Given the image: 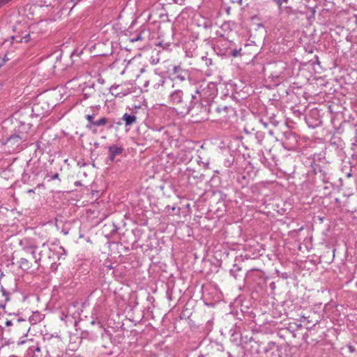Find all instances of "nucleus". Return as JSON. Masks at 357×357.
<instances>
[{
    "label": "nucleus",
    "mask_w": 357,
    "mask_h": 357,
    "mask_svg": "<svg viewBox=\"0 0 357 357\" xmlns=\"http://www.w3.org/2000/svg\"><path fill=\"white\" fill-rule=\"evenodd\" d=\"M149 85L160 93H168L169 102L175 106L181 114H189L192 111L197 115L201 108H203V104L199 102L200 98L192 93H183L178 86H176L174 79L154 74L144 83V86Z\"/></svg>",
    "instance_id": "1"
},
{
    "label": "nucleus",
    "mask_w": 357,
    "mask_h": 357,
    "mask_svg": "<svg viewBox=\"0 0 357 357\" xmlns=\"http://www.w3.org/2000/svg\"><path fill=\"white\" fill-rule=\"evenodd\" d=\"M235 113L234 109L231 106L222 104H209V106L203 105V108L199 110L201 115L211 114L215 118L221 121H226Z\"/></svg>",
    "instance_id": "2"
},
{
    "label": "nucleus",
    "mask_w": 357,
    "mask_h": 357,
    "mask_svg": "<svg viewBox=\"0 0 357 357\" xmlns=\"http://www.w3.org/2000/svg\"><path fill=\"white\" fill-rule=\"evenodd\" d=\"M218 89L216 84L213 82H209L204 86L201 85L200 89L195 91L196 97L200 98V102L203 105L209 106V104H214L213 98L217 96Z\"/></svg>",
    "instance_id": "3"
},
{
    "label": "nucleus",
    "mask_w": 357,
    "mask_h": 357,
    "mask_svg": "<svg viewBox=\"0 0 357 357\" xmlns=\"http://www.w3.org/2000/svg\"><path fill=\"white\" fill-rule=\"evenodd\" d=\"M29 255L27 257H22L19 261L20 267L24 271H28L32 266V261H34L35 264H38V261L40 258H37L36 255L35 249L32 247L27 248Z\"/></svg>",
    "instance_id": "4"
},
{
    "label": "nucleus",
    "mask_w": 357,
    "mask_h": 357,
    "mask_svg": "<svg viewBox=\"0 0 357 357\" xmlns=\"http://www.w3.org/2000/svg\"><path fill=\"white\" fill-rule=\"evenodd\" d=\"M312 171L315 175H319V178L324 182H328L329 178L328 177L327 172L322 168L319 164L313 162L311 165Z\"/></svg>",
    "instance_id": "5"
},
{
    "label": "nucleus",
    "mask_w": 357,
    "mask_h": 357,
    "mask_svg": "<svg viewBox=\"0 0 357 357\" xmlns=\"http://www.w3.org/2000/svg\"><path fill=\"white\" fill-rule=\"evenodd\" d=\"M22 142V138L18 135H13L8 138L5 144L15 151Z\"/></svg>",
    "instance_id": "6"
},
{
    "label": "nucleus",
    "mask_w": 357,
    "mask_h": 357,
    "mask_svg": "<svg viewBox=\"0 0 357 357\" xmlns=\"http://www.w3.org/2000/svg\"><path fill=\"white\" fill-rule=\"evenodd\" d=\"M61 340L58 337L49 340L47 342V352L56 353L57 349L59 348V345H61Z\"/></svg>",
    "instance_id": "7"
},
{
    "label": "nucleus",
    "mask_w": 357,
    "mask_h": 357,
    "mask_svg": "<svg viewBox=\"0 0 357 357\" xmlns=\"http://www.w3.org/2000/svg\"><path fill=\"white\" fill-rule=\"evenodd\" d=\"M109 151V160L111 162H114L115 157L116 155H121L123 151V148L122 146H119L117 145L113 144L108 147Z\"/></svg>",
    "instance_id": "8"
},
{
    "label": "nucleus",
    "mask_w": 357,
    "mask_h": 357,
    "mask_svg": "<svg viewBox=\"0 0 357 357\" xmlns=\"http://www.w3.org/2000/svg\"><path fill=\"white\" fill-rule=\"evenodd\" d=\"M108 121L109 119L107 118L102 117L97 121H94V122H92L91 123H88L86 125V128L89 130H91L93 132H96V127L105 126Z\"/></svg>",
    "instance_id": "9"
},
{
    "label": "nucleus",
    "mask_w": 357,
    "mask_h": 357,
    "mask_svg": "<svg viewBox=\"0 0 357 357\" xmlns=\"http://www.w3.org/2000/svg\"><path fill=\"white\" fill-rule=\"evenodd\" d=\"M121 120L124 121L126 126H130L137 122V116L133 114L125 113Z\"/></svg>",
    "instance_id": "10"
},
{
    "label": "nucleus",
    "mask_w": 357,
    "mask_h": 357,
    "mask_svg": "<svg viewBox=\"0 0 357 357\" xmlns=\"http://www.w3.org/2000/svg\"><path fill=\"white\" fill-rule=\"evenodd\" d=\"M12 39L15 40L17 43H22L23 41L27 43L30 40V35L29 33H22L21 36H12Z\"/></svg>",
    "instance_id": "11"
},
{
    "label": "nucleus",
    "mask_w": 357,
    "mask_h": 357,
    "mask_svg": "<svg viewBox=\"0 0 357 357\" xmlns=\"http://www.w3.org/2000/svg\"><path fill=\"white\" fill-rule=\"evenodd\" d=\"M284 137L287 140L289 141V145L290 146H294L296 144L297 140L295 134L291 132H287L284 133Z\"/></svg>",
    "instance_id": "12"
},
{
    "label": "nucleus",
    "mask_w": 357,
    "mask_h": 357,
    "mask_svg": "<svg viewBox=\"0 0 357 357\" xmlns=\"http://www.w3.org/2000/svg\"><path fill=\"white\" fill-rule=\"evenodd\" d=\"M95 93L93 84L89 86H86L83 89V96L84 99L91 97Z\"/></svg>",
    "instance_id": "13"
},
{
    "label": "nucleus",
    "mask_w": 357,
    "mask_h": 357,
    "mask_svg": "<svg viewBox=\"0 0 357 357\" xmlns=\"http://www.w3.org/2000/svg\"><path fill=\"white\" fill-rule=\"evenodd\" d=\"M119 85H112L109 89V91L112 96H114L115 97L121 98V97L126 96V93L117 91V89L119 88Z\"/></svg>",
    "instance_id": "14"
},
{
    "label": "nucleus",
    "mask_w": 357,
    "mask_h": 357,
    "mask_svg": "<svg viewBox=\"0 0 357 357\" xmlns=\"http://www.w3.org/2000/svg\"><path fill=\"white\" fill-rule=\"evenodd\" d=\"M1 291L2 293V296L4 297V303H7L10 300V292L7 291L3 286L1 287Z\"/></svg>",
    "instance_id": "15"
},
{
    "label": "nucleus",
    "mask_w": 357,
    "mask_h": 357,
    "mask_svg": "<svg viewBox=\"0 0 357 357\" xmlns=\"http://www.w3.org/2000/svg\"><path fill=\"white\" fill-rule=\"evenodd\" d=\"M185 75H186V73H184V75H183L182 73H181V74H178H178H176V75H175V77H173V78L170 77V78H171V79H175L176 86H178V85H177V84H178V83H177V80H180V81H184V80H185Z\"/></svg>",
    "instance_id": "16"
},
{
    "label": "nucleus",
    "mask_w": 357,
    "mask_h": 357,
    "mask_svg": "<svg viewBox=\"0 0 357 357\" xmlns=\"http://www.w3.org/2000/svg\"><path fill=\"white\" fill-rule=\"evenodd\" d=\"M278 6V9L281 11L283 3H287L289 0H273Z\"/></svg>",
    "instance_id": "17"
},
{
    "label": "nucleus",
    "mask_w": 357,
    "mask_h": 357,
    "mask_svg": "<svg viewBox=\"0 0 357 357\" xmlns=\"http://www.w3.org/2000/svg\"><path fill=\"white\" fill-rule=\"evenodd\" d=\"M86 119L89 121V123H91L92 122H94V115L87 114L86 116Z\"/></svg>",
    "instance_id": "18"
},
{
    "label": "nucleus",
    "mask_w": 357,
    "mask_h": 357,
    "mask_svg": "<svg viewBox=\"0 0 357 357\" xmlns=\"http://www.w3.org/2000/svg\"><path fill=\"white\" fill-rule=\"evenodd\" d=\"M202 59L206 61V66H210V65L212 64V59H208L207 57L203 56Z\"/></svg>",
    "instance_id": "19"
},
{
    "label": "nucleus",
    "mask_w": 357,
    "mask_h": 357,
    "mask_svg": "<svg viewBox=\"0 0 357 357\" xmlns=\"http://www.w3.org/2000/svg\"><path fill=\"white\" fill-rule=\"evenodd\" d=\"M142 39L141 34H138L137 37L131 38L132 42H135L138 40H141Z\"/></svg>",
    "instance_id": "20"
},
{
    "label": "nucleus",
    "mask_w": 357,
    "mask_h": 357,
    "mask_svg": "<svg viewBox=\"0 0 357 357\" xmlns=\"http://www.w3.org/2000/svg\"><path fill=\"white\" fill-rule=\"evenodd\" d=\"M239 52H240V50H234L231 52V54H232L233 56H237L238 55V54H239Z\"/></svg>",
    "instance_id": "21"
},
{
    "label": "nucleus",
    "mask_w": 357,
    "mask_h": 357,
    "mask_svg": "<svg viewBox=\"0 0 357 357\" xmlns=\"http://www.w3.org/2000/svg\"><path fill=\"white\" fill-rule=\"evenodd\" d=\"M347 348H348V349L349 350V351L351 353H353V352L355 351V347L354 346H352V345H348Z\"/></svg>",
    "instance_id": "22"
},
{
    "label": "nucleus",
    "mask_w": 357,
    "mask_h": 357,
    "mask_svg": "<svg viewBox=\"0 0 357 357\" xmlns=\"http://www.w3.org/2000/svg\"><path fill=\"white\" fill-rule=\"evenodd\" d=\"M12 325H13L12 321H10V320H7V321H6V326H12Z\"/></svg>",
    "instance_id": "23"
},
{
    "label": "nucleus",
    "mask_w": 357,
    "mask_h": 357,
    "mask_svg": "<svg viewBox=\"0 0 357 357\" xmlns=\"http://www.w3.org/2000/svg\"><path fill=\"white\" fill-rule=\"evenodd\" d=\"M59 174L56 173L52 176V180L57 179V178H59Z\"/></svg>",
    "instance_id": "24"
},
{
    "label": "nucleus",
    "mask_w": 357,
    "mask_h": 357,
    "mask_svg": "<svg viewBox=\"0 0 357 357\" xmlns=\"http://www.w3.org/2000/svg\"><path fill=\"white\" fill-rule=\"evenodd\" d=\"M6 303H5L4 302H1V303H0V308H4V307H5V306H6Z\"/></svg>",
    "instance_id": "25"
},
{
    "label": "nucleus",
    "mask_w": 357,
    "mask_h": 357,
    "mask_svg": "<svg viewBox=\"0 0 357 357\" xmlns=\"http://www.w3.org/2000/svg\"><path fill=\"white\" fill-rule=\"evenodd\" d=\"M34 352H40V348L39 347H37L34 349L33 350Z\"/></svg>",
    "instance_id": "26"
},
{
    "label": "nucleus",
    "mask_w": 357,
    "mask_h": 357,
    "mask_svg": "<svg viewBox=\"0 0 357 357\" xmlns=\"http://www.w3.org/2000/svg\"><path fill=\"white\" fill-rule=\"evenodd\" d=\"M6 57V56L5 55L4 58H3V59L0 58V60L1 61H4V63H5L6 61L8 60Z\"/></svg>",
    "instance_id": "27"
},
{
    "label": "nucleus",
    "mask_w": 357,
    "mask_h": 357,
    "mask_svg": "<svg viewBox=\"0 0 357 357\" xmlns=\"http://www.w3.org/2000/svg\"><path fill=\"white\" fill-rule=\"evenodd\" d=\"M285 10H286V11H287V13H289V11L291 10V8H289V7H287V8H285Z\"/></svg>",
    "instance_id": "28"
},
{
    "label": "nucleus",
    "mask_w": 357,
    "mask_h": 357,
    "mask_svg": "<svg viewBox=\"0 0 357 357\" xmlns=\"http://www.w3.org/2000/svg\"><path fill=\"white\" fill-rule=\"evenodd\" d=\"M4 64V61L0 60V68Z\"/></svg>",
    "instance_id": "29"
},
{
    "label": "nucleus",
    "mask_w": 357,
    "mask_h": 357,
    "mask_svg": "<svg viewBox=\"0 0 357 357\" xmlns=\"http://www.w3.org/2000/svg\"><path fill=\"white\" fill-rule=\"evenodd\" d=\"M272 76H273V77H276V78H278V77H280V75H278V74H275V75H273V74H272Z\"/></svg>",
    "instance_id": "30"
},
{
    "label": "nucleus",
    "mask_w": 357,
    "mask_h": 357,
    "mask_svg": "<svg viewBox=\"0 0 357 357\" xmlns=\"http://www.w3.org/2000/svg\"><path fill=\"white\" fill-rule=\"evenodd\" d=\"M34 192V190L33 189L29 190L28 193Z\"/></svg>",
    "instance_id": "31"
},
{
    "label": "nucleus",
    "mask_w": 357,
    "mask_h": 357,
    "mask_svg": "<svg viewBox=\"0 0 357 357\" xmlns=\"http://www.w3.org/2000/svg\"><path fill=\"white\" fill-rule=\"evenodd\" d=\"M234 268H236V270H241V268L238 267L236 265H234Z\"/></svg>",
    "instance_id": "32"
},
{
    "label": "nucleus",
    "mask_w": 357,
    "mask_h": 357,
    "mask_svg": "<svg viewBox=\"0 0 357 357\" xmlns=\"http://www.w3.org/2000/svg\"><path fill=\"white\" fill-rule=\"evenodd\" d=\"M174 71H175L176 73H177V68L176 67L174 68Z\"/></svg>",
    "instance_id": "33"
},
{
    "label": "nucleus",
    "mask_w": 357,
    "mask_h": 357,
    "mask_svg": "<svg viewBox=\"0 0 357 357\" xmlns=\"http://www.w3.org/2000/svg\"><path fill=\"white\" fill-rule=\"evenodd\" d=\"M230 272L231 273H233L234 272V269H231Z\"/></svg>",
    "instance_id": "34"
},
{
    "label": "nucleus",
    "mask_w": 357,
    "mask_h": 357,
    "mask_svg": "<svg viewBox=\"0 0 357 357\" xmlns=\"http://www.w3.org/2000/svg\"><path fill=\"white\" fill-rule=\"evenodd\" d=\"M144 71V68L141 69V72L143 73Z\"/></svg>",
    "instance_id": "35"
},
{
    "label": "nucleus",
    "mask_w": 357,
    "mask_h": 357,
    "mask_svg": "<svg viewBox=\"0 0 357 357\" xmlns=\"http://www.w3.org/2000/svg\"><path fill=\"white\" fill-rule=\"evenodd\" d=\"M351 174L350 173H349V174H347V176H348V177H349V176H351Z\"/></svg>",
    "instance_id": "36"
},
{
    "label": "nucleus",
    "mask_w": 357,
    "mask_h": 357,
    "mask_svg": "<svg viewBox=\"0 0 357 357\" xmlns=\"http://www.w3.org/2000/svg\"><path fill=\"white\" fill-rule=\"evenodd\" d=\"M304 319H307V317H305V316H303L302 317Z\"/></svg>",
    "instance_id": "37"
},
{
    "label": "nucleus",
    "mask_w": 357,
    "mask_h": 357,
    "mask_svg": "<svg viewBox=\"0 0 357 357\" xmlns=\"http://www.w3.org/2000/svg\"><path fill=\"white\" fill-rule=\"evenodd\" d=\"M98 81H99L100 83H102V80H100V79H98Z\"/></svg>",
    "instance_id": "38"
}]
</instances>
